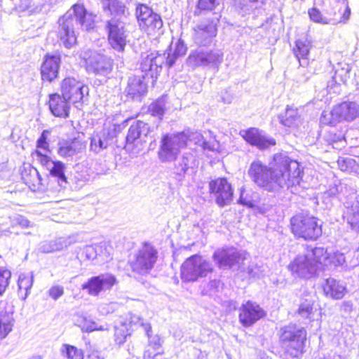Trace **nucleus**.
<instances>
[{
	"instance_id": "56",
	"label": "nucleus",
	"mask_w": 359,
	"mask_h": 359,
	"mask_svg": "<svg viewBox=\"0 0 359 359\" xmlns=\"http://www.w3.org/2000/svg\"><path fill=\"white\" fill-rule=\"evenodd\" d=\"M46 131H43L37 141V150H41L42 151L48 150V143L46 142V137L45 135Z\"/></svg>"
},
{
	"instance_id": "13",
	"label": "nucleus",
	"mask_w": 359,
	"mask_h": 359,
	"mask_svg": "<svg viewBox=\"0 0 359 359\" xmlns=\"http://www.w3.org/2000/svg\"><path fill=\"white\" fill-rule=\"evenodd\" d=\"M136 16L140 27L149 34L159 31L163 27L161 16L146 5L141 4L137 7Z\"/></svg>"
},
{
	"instance_id": "39",
	"label": "nucleus",
	"mask_w": 359,
	"mask_h": 359,
	"mask_svg": "<svg viewBox=\"0 0 359 359\" xmlns=\"http://www.w3.org/2000/svg\"><path fill=\"white\" fill-rule=\"evenodd\" d=\"M314 301L312 298H306L302 301L300 303L298 313L305 318H311L314 312L313 308Z\"/></svg>"
},
{
	"instance_id": "6",
	"label": "nucleus",
	"mask_w": 359,
	"mask_h": 359,
	"mask_svg": "<svg viewBox=\"0 0 359 359\" xmlns=\"http://www.w3.org/2000/svg\"><path fill=\"white\" fill-rule=\"evenodd\" d=\"M359 116V104L355 102H343L335 105L330 111H323L320 122L327 125L351 122Z\"/></svg>"
},
{
	"instance_id": "5",
	"label": "nucleus",
	"mask_w": 359,
	"mask_h": 359,
	"mask_svg": "<svg viewBox=\"0 0 359 359\" xmlns=\"http://www.w3.org/2000/svg\"><path fill=\"white\" fill-rule=\"evenodd\" d=\"M318 221L313 216L297 214L290 219L292 232L298 238L306 241H315L322 234L321 225Z\"/></svg>"
},
{
	"instance_id": "42",
	"label": "nucleus",
	"mask_w": 359,
	"mask_h": 359,
	"mask_svg": "<svg viewBox=\"0 0 359 359\" xmlns=\"http://www.w3.org/2000/svg\"><path fill=\"white\" fill-rule=\"evenodd\" d=\"M165 100L164 97H161L151 104L149 106V111L152 116H157L159 120H161L165 112Z\"/></svg>"
},
{
	"instance_id": "49",
	"label": "nucleus",
	"mask_w": 359,
	"mask_h": 359,
	"mask_svg": "<svg viewBox=\"0 0 359 359\" xmlns=\"http://www.w3.org/2000/svg\"><path fill=\"white\" fill-rule=\"evenodd\" d=\"M11 226L13 228L16 226H20L22 228H28L32 227L33 224L25 217L17 215L11 219Z\"/></svg>"
},
{
	"instance_id": "24",
	"label": "nucleus",
	"mask_w": 359,
	"mask_h": 359,
	"mask_svg": "<svg viewBox=\"0 0 359 359\" xmlns=\"http://www.w3.org/2000/svg\"><path fill=\"white\" fill-rule=\"evenodd\" d=\"M71 102L65 96L58 94L50 95L49 108L51 113L57 117L67 118L69 116Z\"/></svg>"
},
{
	"instance_id": "52",
	"label": "nucleus",
	"mask_w": 359,
	"mask_h": 359,
	"mask_svg": "<svg viewBox=\"0 0 359 359\" xmlns=\"http://www.w3.org/2000/svg\"><path fill=\"white\" fill-rule=\"evenodd\" d=\"M49 296L54 300H57L64 294V289L62 286L55 285L51 287L48 290Z\"/></svg>"
},
{
	"instance_id": "54",
	"label": "nucleus",
	"mask_w": 359,
	"mask_h": 359,
	"mask_svg": "<svg viewBox=\"0 0 359 359\" xmlns=\"http://www.w3.org/2000/svg\"><path fill=\"white\" fill-rule=\"evenodd\" d=\"M245 269L244 271H246L251 277H259L261 275V271L257 264H252L247 269L245 268Z\"/></svg>"
},
{
	"instance_id": "41",
	"label": "nucleus",
	"mask_w": 359,
	"mask_h": 359,
	"mask_svg": "<svg viewBox=\"0 0 359 359\" xmlns=\"http://www.w3.org/2000/svg\"><path fill=\"white\" fill-rule=\"evenodd\" d=\"M348 222L353 227L359 228V195L348 211Z\"/></svg>"
},
{
	"instance_id": "10",
	"label": "nucleus",
	"mask_w": 359,
	"mask_h": 359,
	"mask_svg": "<svg viewBox=\"0 0 359 359\" xmlns=\"http://www.w3.org/2000/svg\"><path fill=\"white\" fill-rule=\"evenodd\" d=\"M157 251L150 244H144L130 262L133 271L144 275L154 266L157 260Z\"/></svg>"
},
{
	"instance_id": "4",
	"label": "nucleus",
	"mask_w": 359,
	"mask_h": 359,
	"mask_svg": "<svg viewBox=\"0 0 359 359\" xmlns=\"http://www.w3.org/2000/svg\"><path fill=\"white\" fill-rule=\"evenodd\" d=\"M307 333L305 329L294 325L283 327L280 341L284 352L292 358L302 356L305 352Z\"/></svg>"
},
{
	"instance_id": "16",
	"label": "nucleus",
	"mask_w": 359,
	"mask_h": 359,
	"mask_svg": "<svg viewBox=\"0 0 359 359\" xmlns=\"http://www.w3.org/2000/svg\"><path fill=\"white\" fill-rule=\"evenodd\" d=\"M116 283L117 280L114 275L103 273L90 278L82 285V288L86 290L89 294L97 296L102 291L111 290Z\"/></svg>"
},
{
	"instance_id": "3",
	"label": "nucleus",
	"mask_w": 359,
	"mask_h": 359,
	"mask_svg": "<svg viewBox=\"0 0 359 359\" xmlns=\"http://www.w3.org/2000/svg\"><path fill=\"white\" fill-rule=\"evenodd\" d=\"M202 139L201 134L198 132L165 134L159 142L157 152L158 160L161 163L175 161L182 149L187 147L188 140H194L196 144H200Z\"/></svg>"
},
{
	"instance_id": "25",
	"label": "nucleus",
	"mask_w": 359,
	"mask_h": 359,
	"mask_svg": "<svg viewBox=\"0 0 359 359\" xmlns=\"http://www.w3.org/2000/svg\"><path fill=\"white\" fill-rule=\"evenodd\" d=\"M85 149V142L78 139L63 140L58 144L57 154L61 157L69 158L81 153Z\"/></svg>"
},
{
	"instance_id": "29",
	"label": "nucleus",
	"mask_w": 359,
	"mask_h": 359,
	"mask_svg": "<svg viewBox=\"0 0 359 359\" xmlns=\"http://www.w3.org/2000/svg\"><path fill=\"white\" fill-rule=\"evenodd\" d=\"M143 77L130 76L128 79L126 92L133 98L144 95L147 92V85L143 81Z\"/></svg>"
},
{
	"instance_id": "26",
	"label": "nucleus",
	"mask_w": 359,
	"mask_h": 359,
	"mask_svg": "<svg viewBox=\"0 0 359 359\" xmlns=\"http://www.w3.org/2000/svg\"><path fill=\"white\" fill-rule=\"evenodd\" d=\"M323 287L325 295L334 299H342L346 292L345 285L333 278H327Z\"/></svg>"
},
{
	"instance_id": "2",
	"label": "nucleus",
	"mask_w": 359,
	"mask_h": 359,
	"mask_svg": "<svg viewBox=\"0 0 359 359\" xmlns=\"http://www.w3.org/2000/svg\"><path fill=\"white\" fill-rule=\"evenodd\" d=\"M94 16L87 12L83 5H74L58 20V36L62 44L67 48L73 47L77 41L76 30L79 27L86 30L93 28Z\"/></svg>"
},
{
	"instance_id": "36",
	"label": "nucleus",
	"mask_w": 359,
	"mask_h": 359,
	"mask_svg": "<svg viewBox=\"0 0 359 359\" xmlns=\"http://www.w3.org/2000/svg\"><path fill=\"white\" fill-rule=\"evenodd\" d=\"M114 340L118 345L125 343L128 336L130 334V328L126 321L121 322L120 325L114 327Z\"/></svg>"
},
{
	"instance_id": "48",
	"label": "nucleus",
	"mask_w": 359,
	"mask_h": 359,
	"mask_svg": "<svg viewBox=\"0 0 359 359\" xmlns=\"http://www.w3.org/2000/svg\"><path fill=\"white\" fill-rule=\"evenodd\" d=\"M11 276V273L8 270L0 268V295L4 292L8 285Z\"/></svg>"
},
{
	"instance_id": "34",
	"label": "nucleus",
	"mask_w": 359,
	"mask_h": 359,
	"mask_svg": "<svg viewBox=\"0 0 359 359\" xmlns=\"http://www.w3.org/2000/svg\"><path fill=\"white\" fill-rule=\"evenodd\" d=\"M310 48L311 41L307 39H299L296 41L294 53L301 66H304L307 64L306 57L309 53Z\"/></svg>"
},
{
	"instance_id": "31",
	"label": "nucleus",
	"mask_w": 359,
	"mask_h": 359,
	"mask_svg": "<svg viewBox=\"0 0 359 359\" xmlns=\"http://www.w3.org/2000/svg\"><path fill=\"white\" fill-rule=\"evenodd\" d=\"M65 169V165L61 161H55L48 169L50 177L56 181L62 188H65L67 184Z\"/></svg>"
},
{
	"instance_id": "43",
	"label": "nucleus",
	"mask_w": 359,
	"mask_h": 359,
	"mask_svg": "<svg viewBox=\"0 0 359 359\" xmlns=\"http://www.w3.org/2000/svg\"><path fill=\"white\" fill-rule=\"evenodd\" d=\"M34 276L32 273H21L18 278V287L20 290L25 291V295H27L28 291L31 289L33 284Z\"/></svg>"
},
{
	"instance_id": "21",
	"label": "nucleus",
	"mask_w": 359,
	"mask_h": 359,
	"mask_svg": "<svg viewBox=\"0 0 359 359\" xmlns=\"http://www.w3.org/2000/svg\"><path fill=\"white\" fill-rule=\"evenodd\" d=\"M217 34L216 24L212 21H205L194 29V41L198 46H208Z\"/></svg>"
},
{
	"instance_id": "9",
	"label": "nucleus",
	"mask_w": 359,
	"mask_h": 359,
	"mask_svg": "<svg viewBox=\"0 0 359 359\" xmlns=\"http://www.w3.org/2000/svg\"><path fill=\"white\" fill-rule=\"evenodd\" d=\"M80 56L89 72L106 76L112 70L113 60L105 55L88 49L82 51Z\"/></svg>"
},
{
	"instance_id": "22",
	"label": "nucleus",
	"mask_w": 359,
	"mask_h": 359,
	"mask_svg": "<svg viewBox=\"0 0 359 359\" xmlns=\"http://www.w3.org/2000/svg\"><path fill=\"white\" fill-rule=\"evenodd\" d=\"M142 60L140 66L142 71L150 75L152 78L156 77L165 62V55L158 54L157 52H151L149 54L142 55Z\"/></svg>"
},
{
	"instance_id": "35",
	"label": "nucleus",
	"mask_w": 359,
	"mask_h": 359,
	"mask_svg": "<svg viewBox=\"0 0 359 359\" xmlns=\"http://www.w3.org/2000/svg\"><path fill=\"white\" fill-rule=\"evenodd\" d=\"M76 325L81 329L83 332H91L95 330H107L108 326L99 325L95 321L88 319L86 317H81L76 321Z\"/></svg>"
},
{
	"instance_id": "40",
	"label": "nucleus",
	"mask_w": 359,
	"mask_h": 359,
	"mask_svg": "<svg viewBox=\"0 0 359 359\" xmlns=\"http://www.w3.org/2000/svg\"><path fill=\"white\" fill-rule=\"evenodd\" d=\"M309 15L311 20L315 22L326 25V24H337V20L335 18H327L323 16L320 11L316 8H313L309 11Z\"/></svg>"
},
{
	"instance_id": "62",
	"label": "nucleus",
	"mask_w": 359,
	"mask_h": 359,
	"mask_svg": "<svg viewBox=\"0 0 359 359\" xmlns=\"http://www.w3.org/2000/svg\"><path fill=\"white\" fill-rule=\"evenodd\" d=\"M248 3H250L255 5L256 7L260 5H263L266 0H245Z\"/></svg>"
},
{
	"instance_id": "57",
	"label": "nucleus",
	"mask_w": 359,
	"mask_h": 359,
	"mask_svg": "<svg viewBox=\"0 0 359 359\" xmlns=\"http://www.w3.org/2000/svg\"><path fill=\"white\" fill-rule=\"evenodd\" d=\"M350 15H351L350 8L348 7V6L346 4H344V11H343L341 17H340L339 19L335 18L337 20V24L340 23V22H346L348 20Z\"/></svg>"
},
{
	"instance_id": "38",
	"label": "nucleus",
	"mask_w": 359,
	"mask_h": 359,
	"mask_svg": "<svg viewBox=\"0 0 359 359\" xmlns=\"http://www.w3.org/2000/svg\"><path fill=\"white\" fill-rule=\"evenodd\" d=\"M67 247V241L63 238L44 243L41 245V250L46 253L62 250Z\"/></svg>"
},
{
	"instance_id": "47",
	"label": "nucleus",
	"mask_w": 359,
	"mask_h": 359,
	"mask_svg": "<svg viewBox=\"0 0 359 359\" xmlns=\"http://www.w3.org/2000/svg\"><path fill=\"white\" fill-rule=\"evenodd\" d=\"M63 352H65L66 356L69 359H84L83 352L81 349L71 345L65 344L63 346Z\"/></svg>"
},
{
	"instance_id": "63",
	"label": "nucleus",
	"mask_w": 359,
	"mask_h": 359,
	"mask_svg": "<svg viewBox=\"0 0 359 359\" xmlns=\"http://www.w3.org/2000/svg\"><path fill=\"white\" fill-rule=\"evenodd\" d=\"M88 359H104L101 357L97 352H93L89 356Z\"/></svg>"
},
{
	"instance_id": "12",
	"label": "nucleus",
	"mask_w": 359,
	"mask_h": 359,
	"mask_svg": "<svg viewBox=\"0 0 359 359\" xmlns=\"http://www.w3.org/2000/svg\"><path fill=\"white\" fill-rule=\"evenodd\" d=\"M106 29L111 46L118 51H123L128 37L125 23L121 18H113L107 22Z\"/></svg>"
},
{
	"instance_id": "51",
	"label": "nucleus",
	"mask_w": 359,
	"mask_h": 359,
	"mask_svg": "<svg viewBox=\"0 0 359 359\" xmlns=\"http://www.w3.org/2000/svg\"><path fill=\"white\" fill-rule=\"evenodd\" d=\"M219 0H199L198 8L201 10H212L215 8L216 5L219 4Z\"/></svg>"
},
{
	"instance_id": "45",
	"label": "nucleus",
	"mask_w": 359,
	"mask_h": 359,
	"mask_svg": "<svg viewBox=\"0 0 359 359\" xmlns=\"http://www.w3.org/2000/svg\"><path fill=\"white\" fill-rule=\"evenodd\" d=\"M337 164L339 169L344 172L354 171L357 167L355 161L351 157H339Z\"/></svg>"
},
{
	"instance_id": "18",
	"label": "nucleus",
	"mask_w": 359,
	"mask_h": 359,
	"mask_svg": "<svg viewBox=\"0 0 359 359\" xmlns=\"http://www.w3.org/2000/svg\"><path fill=\"white\" fill-rule=\"evenodd\" d=\"M289 268L293 273L306 278L312 277L318 270L316 263L310 258L306 252L297 256L290 264Z\"/></svg>"
},
{
	"instance_id": "20",
	"label": "nucleus",
	"mask_w": 359,
	"mask_h": 359,
	"mask_svg": "<svg viewBox=\"0 0 359 359\" xmlns=\"http://www.w3.org/2000/svg\"><path fill=\"white\" fill-rule=\"evenodd\" d=\"M265 315L264 310L257 304L248 301L240 308L239 321L245 326H251Z\"/></svg>"
},
{
	"instance_id": "30",
	"label": "nucleus",
	"mask_w": 359,
	"mask_h": 359,
	"mask_svg": "<svg viewBox=\"0 0 359 359\" xmlns=\"http://www.w3.org/2000/svg\"><path fill=\"white\" fill-rule=\"evenodd\" d=\"M306 253L310 258L316 263V268L319 265L328 266L330 263V253L323 247H316L311 250H307Z\"/></svg>"
},
{
	"instance_id": "7",
	"label": "nucleus",
	"mask_w": 359,
	"mask_h": 359,
	"mask_svg": "<svg viewBox=\"0 0 359 359\" xmlns=\"http://www.w3.org/2000/svg\"><path fill=\"white\" fill-rule=\"evenodd\" d=\"M213 270L212 264L202 256L187 258L181 266V278L185 282H194L205 277Z\"/></svg>"
},
{
	"instance_id": "53",
	"label": "nucleus",
	"mask_w": 359,
	"mask_h": 359,
	"mask_svg": "<svg viewBox=\"0 0 359 359\" xmlns=\"http://www.w3.org/2000/svg\"><path fill=\"white\" fill-rule=\"evenodd\" d=\"M240 192H241V194H240L238 203L242 205L248 206V207H252L253 205V203L247 196H245L244 187L241 188Z\"/></svg>"
},
{
	"instance_id": "50",
	"label": "nucleus",
	"mask_w": 359,
	"mask_h": 359,
	"mask_svg": "<svg viewBox=\"0 0 359 359\" xmlns=\"http://www.w3.org/2000/svg\"><path fill=\"white\" fill-rule=\"evenodd\" d=\"M346 262L345 256L343 253L339 252H336L333 255L330 254V264H333L334 266H341Z\"/></svg>"
},
{
	"instance_id": "1",
	"label": "nucleus",
	"mask_w": 359,
	"mask_h": 359,
	"mask_svg": "<svg viewBox=\"0 0 359 359\" xmlns=\"http://www.w3.org/2000/svg\"><path fill=\"white\" fill-rule=\"evenodd\" d=\"M301 173L299 163L283 154H275L269 168L257 160L251 163L248 170L252 180L269 191L299 184Z\"/></svg>"
},
{
	"instance_id": "58",
	"label": "nucleus",
	"mask_w": 359,
	"mask_h": 359,
	"mask_svg": "<svg viewBox=\"0 0 359 359\" xmlns=\"http://www.w3.org/2000/svg\"><path fill=\"white\" fill-rule=\"evenodd\" d=\"M339 193V185L334 182L326 191L324 192V197H332Z\"/></svg>"
},
{
	"instance_id": "15",
	"label": "nucleus",
	"mask_w": 359,
	"mask_h": 359,
	"mask_svg": "<svg viewBox=\"0 0 359 359\" xmlns=\"http://www.w3.org/2000/svg\"><path fill=\"white\" fill-rule=\"evenodd\" d=\"M210 194L215 198L217 205L224 207L229 205L233 199V188L224 177H218L209 182Z\"/></svg>"
},
{
	"instance_id": "23",
	"label": "nucleus",
	"mask_w": 359,
	"mask_h": 359,
	"mask_svg": "<svg viewBox=\"0 0 359 359\" xmlns=\"http://www.w3.org/2000/svg\"><path fill=\"white\" fill-rule=\"evenodd\" d=\"M61 58L59 54H47L41 67V78L43 81L51 82L57 77Z\"/></svg>"
},
{
	"instance_id": "64",
	"label": "nucleus",
	"mask_w": 359,
	"mask_h": 359,
	"mask_svg": "<svg viewBox=\"0 0 359 359\" xmlns=\"http://www.w3.org/2000/svg\"><path fill=\"white\" fill-rule=\"evenodd\" d=\"M355 253H356L357 259L359 262V248L357 249Z\"/></svg>"
},
{
	"instance_id": "11",
	"label": "nucleus",
	"mask_w": 359,
	"mask_h": 359,
	"mask_svg": "<svg viewBox=\"0 0 359 359\" xmlns=\"http://www.w3.org/2000/svg\"><path fill=\"white\" fill-rule=\"evenodd\" d=\"M223 60L220 50H205L198 48L192 50L187 60V65L193 68L198 67H217Z\"/></svg>"
},
{
	"instance_id": "17",
	"label": "nucleus",
	"mask_w": 359,
	"mask_h": 359,
	"mask_svg": "<svg viewBox=\"0 0 359 359\" xmlns=\"http://www.w3.org/2000/svg\"><path fill=\"white\" fill-rule=\"evenodd\" d=\"M62 95L71 102L76 103L82 100L88 93V88L74 78H67L62 81Z\"/></svg>"
},
{
	"instance_id": "28",
	"label": "nucleus",
	"mask_w": 359,
	"mask_h": 359,
	"mask_svg": "<svg viewBox=\"0 0 359 359\" xmlns=\"http://www.w3.org/2000/svg\"><path fill=\"white\" fill-rule=\"evenodd\" d=\"M110 144L109 133L103 130L100 133L94 134L90 140V150L96 154L108 147Z\"/></svg>"
},
{
	"instance_id": "19",
	"label": "nucleus",
	"mask_w": 359,
	"mask_h": 359,
	"mask_svg": "<svg viewBox=\"0 0 359 359\" xmlns=\"http://www.w3.org/2000/svg\"><path fill=\"white\" fill-rule=\"evenodd\" d=\"M240 135L247 142L260 149L276 144V140L273 138L267 136L262 130L255 128L241 130Z\"/></svg>"
},
{
	"instance_id": "59",
	"label": "nucleus",
	"mask_w": 359,
	"mask_h": 359,
	"mask_svg": "<svg viewBox=\"0 0 359 359\" xmlns=\"http://www.w3.org/2000/svg\"><path fill=\"white\" fill-rule=\"evenodd\" d=\"M149 337V346H151L154 351H157L161 346L160 339L158 336H155L154 337Z\"/></svg>"
},
{
	"instance_id": "8",
	"label": "nucleus",
	"mask_w": 359,
	"mask_h": 359,
	"mask_svg": "<svg viewBox=\"0 0 359 359\" xmlns=\"http://www.w3.org/2000/svg\"><path fill=\"white\" fill-rule=\"evenodd\" d=\"M214 261L219 268L245 271L247 253L233 248L218 249L213 255Z\"/></svg>"
},
{
	"instance_id": "33",
	"label": "nucleus",
	"mask_w": 359,
	"mask_h": 359,
	"mask_svg": "<svg viewBox=\"0 0 359 359\" xmlns=\"http://www.w3.org/2000/svg\"><path fill=\"white\" fill-rule=\"evenodd\" d=\"M105 13L117 16H125L126 8L123 3L119 0H100Z\"/></svg>"
},
{
	"instance_id": "60",
	"label": "nucleus",
	"mask_w": 359,
	"mask_h": 359,
	"mask_svg": "<svg viewBox=\"0 0 359 359\" xmlns=\"http://www.w3.org/2000/svg\"><path fill=\"white\" fill-rule=\"evenodd\" d=\"M313 359H341V358L339 355H334L331 357L325 356L324 354L318 353L313 358Z\"/></svg>"
},
{
	"instance_id": "44",
	"label": "nucleus",
	"mask_w": 359,
	"mask_h": 359,
	"mask_svg": "<svg viewBox=\"0 0 359 359\" xmlns=\"http://www.w3.org/2000/svg\"><path fill=\"white\" fill-rule=\"evenodd\" d=\"M126 322L130 330L133 327V326L140 325L144 329L147 337H150V332H151V327L150 324L144 323V320L139 316L135 314H130L128 322Z\"/></svg>"
},
{
	"instance_id": "37",
	"label": "nucleus",
	"mask_w": 359,
	"mask_h": 359,
	"mask_svg": "<svg viewBox=\"0 0 359 359\" xmlns=\"http://www.w3.org/2000/svg\"><path fill=\"white\" fill-rule=\"evenodd\" d=\"M187 50V47L184 42L179 39L175 45V48L173 50V53L170 55L168 53V55L166 58V62L169 67H172L175 62V60L180 56L185 55Z\"/></svg>"
},
{
	"instance_id": "61",
	"label": "nucleus",
	"mask_w": 359,
	"mask_h": 359,
	"mask_svg": "<svg viewBox=\"0 0 359 359\" xmlns=\"http://www.w3.org/2000/svg\"><path fill=\"white\" fill-rule=\"evenodd\" d=\"M158 353H154L150 351L149 349L144 351V359H154V357L156 356Z\"/></svg>"
},
{
	"instance_id": "14",
	"label": "nucleus",
	"mask_w": 359,
	"mask_h": 359,
	"mask_svg": "<svg viewBox=\"0 0 359 359\" xmlns=\"http://www.w3.org/2000/svg\"><path fill=\"white\" fill-rule=\"evenodd\" d=\"M149 133L147 123L137 121L130 126L126 136V148L134 153H138L142 149L144 138Z\"/></svg>"
},
{
	"instance_id": "55",
	"label": "nucleus",
	"mask_w": 359,
	"mask_h": 359,
	"mask_svg": "<svg viewBox=\"0 0 359 359\" xmlns=\"http://www.w3.org/2000/svg\"><path fill=\"white\" fill-rule=\"evenodd\" d=\"M83 254L88 259H94L97 256L95 248L93 245L86 246L83 250Z\"/></svg>"
},
{
	"instance_id": "46",
	"label": "nucleus",
	"mask_w": 359,
	"mask_h": 359,
	"mask_svg": "<svg viewBox=\"0 0 359 359\" xmlns=\"http://www.w3.org/2000/svg\"><path fill=\"white\" fill-rule=\"evenodd\" d=\"M48 150L41 151L36 150L33 153V157L36 161H39L40 163L44 166L47 170L51 166V165L55 162L52 161L47 155Z\"/></svg>"
},
{
	"instance_id": "32",
	"label": "nucleus",
	"mask_w": 359,
	"mask_h": 359,
	"mask_svg": "<svg viewBox=\"0 0 359 359\" xmlns=\"http://www.w3.org/2000/svg\"><path fill=\"white\" fill-rule=\"evenodd\" d=\"M194 160L195 158L192 154H184L180 159L175 163L173 172L180 178L183 177L189 168L194 164Z\"/></svg>"
},
{
	"instance_id": "27",
	"label": "nucleus",
	"mask_w": 359,
	"mask_h": 359,
	"mask_svg": "<svg viewBox=\"0 0 359 359\" xmlns=\"http://www.w3.org/2000/svg\"><path fill=\"white\" fill-rule=\"evenodd\" d=\"M280 122L285 127L299 128L303 124V118L297 109L287 107L284 114L279 116Z\"/></svg>"
}]
</instances>
